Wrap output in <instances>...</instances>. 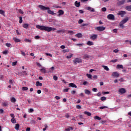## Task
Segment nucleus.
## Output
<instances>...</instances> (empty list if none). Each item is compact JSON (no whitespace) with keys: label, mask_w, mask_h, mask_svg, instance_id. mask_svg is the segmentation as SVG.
<instances>
[{"label":"nucleus","mask_w":131,"mask_h":131,"mask_svg":"<svg viewBox=\"0 0 131 131\" xmlns=\"http://www.w3.org/2000/svg\"><path fill=\"white\" fill-rule=\"evenodd\" d=\"M29 26V25H28V24H24L23 27H24V28H26V29H27Z\"/></svg>","instance_id":"25"},{"label":"nucleus","mask_w":131,"mask_h":131,"mask_svg":"<svg viewBox=\"0 0 131 131\" xmlns=\"http://www.w3.org/2000/svg\"><path fill=\"white\" fill-rule=\"evenodd\" d=\"M128 17H126L124 19H123L120 23H122V24H125L127 21H128Z\"/></svg>","instance_id":"12"},{"label":"nucleus","mask_w":131,"mask_h":131,"mask_svg":"<svg viewBox=\"0 0 131 131\" xmlns=\"http://www.w3.org/2000/svg\"><path fill=\"white\" fill-rule=\"evenodd\" d=\"M102 12H106V11H107V8H106V7H103L101 9Z\"/></svg>","instance_id":"44"},{"label":"nucleus","mask_w":131,"mask_h":131,"mask_svg":"<svg viewBox=\"0 0 131 131\" xmlns=\"http://www.w3.org/2000/svg\"><path fill=\"white\" fill-rule=\"evenodd\" d=\"M26 131H30V127H27L26 129Z\"/></svg>","instance_id":"64"},{"label":"nucleus","mask_w":131,"mask_h":131,"mask_svg":"<svg viewBox=\"0 0 131 131\" xmlns=\"http://www.w3.org/2000/svg\"><path fill=\"white\" fill-rule=\"evenodd\" d=\"M36 28H38V29H40V30H45V31H47V32H50V31H55L56 30L55 28H52L51 27H46L43 26H40V25H37Z\"/></svg>","instance_id":"1"},{"label":"nucleus","mask_w":131,"mask_h":131,"mask_svg":"<svg viewBox=\"0 0 131 131\" xmlns=\"http://www.w3.org/2000/svg\"><path fill=\"white\" fill-rule=\"evenodd\" d=\"M3 113H4V110L0 109V114H3Z\"/></svg>","instance_id":"62"},{"label":"nucleus","mask_w":131,"mask_h":131,"mask_svg":"<svg viewBox=\"0 0 131 131\" xmlns=\"http://www.w3.org/2000/svg\"><path fill=\"white\" fill-rule=\"evenodd\" d=\"M55 98L56 99V100H60V97L59 96H56L55 97Z\"/></svg>","instance_id":"60"},{"label":"nucleus","mask_w":131,"mask_h":131,"mask_svg":"<svg viewBox=\"0 0 131 131\" xmlns=\"http://www.w3.org/2000/svg\"><path fill=\"white\" fill-rule=\"evenodd\" d=\"M68 33H69V34L72 35L74 34V32H73V31H69Z\"/></svg>","instance_id":"45"},{"label":"nucleus","mask_w":131,"mask_h":131,"mask_svg":"<svg viewBox=\"0 0 131 131\" xmlns=\"http://www.w3.org/2000/svg\"><path fill=\"white\" fill-rule=\"evenodd\" d=\"M75 6H76L77 8H78V7L80 6V2H78L77 1H76L75 2Z\"/></svg>","instance_id":"22"},{"label":"nucleus","mask_w":131,"mask_h":131,"mask_svg":"<svg viewBox=\"0 0 131 131\" xmlns=\"http://www.w3.org/2000/svg\"><path fill=\"white\" fill-rule=\"evenodd\" d=\"M38 7H39L40 10H42V11H48L47 13L50 14V15H55L56 14L54 13V11H52L50 9V7H47L42 5H39Z\"/></svg>","instance_id":"2"},{"label":"nucleus","mask_w":131,"mask_h":131,"mask_svg":"<svg viewBox=\"0 0 131 131\" xmlns=\"http://www.w3.org/2000/svg\"><path fill=\"white\" fill-rule=\"evenodd\" d=\"M10 101L12 103H16V98H15V97H12L10 99Z\"/></svg>","instance_id":"21"},{"label":"nucleus","mask_w":131,"mask_h":131,"mask_svg":"<svg viewBox=\"0 0 131 131\" xmlns=\"http://www.w3.org/2000/svg\"><path fill=\"white\" fill-rule=\"evenodd\" d=\"M69 88H75V89L77 88V86L73 83H70L69 84Z\"/></svg>","instance_id":"13"},{"label":"nucleus","mask_w":131,"mask_h":131,"mask_svg":"<svg viewBox=\"0 0 131 131\" xmlns=\"http://www.w3.org/2000/svg\"><path fill=\"white\" fill-rule=\"evenodd\" d=\"M119 93H120V94H125L126 91L124 88H121L119 90Z\"/></svg>","instance_id":"9"},{"label":"nucleus","mask_w":131,"mask_h":131,"mask_svg":"<svg viewBox=\"0 0 131 131\" xmlns=\"http://www.w3.org/2000/svg\"><path fill=\"white\" fill-rule=\"evenodd\" d=\"M90 58H91V56L88 55V54H84V56H83V59H90Z\"/></svg>","instance_id":"15"},{"label":"nucleus","mask_w":131,"mask_h":131,"mask_svg":"<svg viewBox=\"0 0 131 131\" xmlns=\"http://www.w3.org/2000/svg\"><path fill=\"white\" fill-rule=\"evenodd\" d=\"M102 67L104 69V70H106V71H109L110 69H109V68H108L107 66H102Z\"/></svg>","instance_id":"18"},{"label":"nucleus","mask_w":131,"mask_h":131,"mask_svg":"<svg viewBox=\"0 0 131 131\" xmlns=\"http://www.w3.org/2000/svg\"><path fill=\"white\" fill-rule=\"evenodd\" d=\"M0 14L3 16H5V11H4L3 10H0Z\"/></svg>","instance_id":"36"},{"label":"nucleus","mask_w":131,"mask_h":131,"mask_svg":"<svg viewBox=\"0 0 131 131\" xmlns=\"http://www.w3.org/2000/svg\"><path fill=\"white\" fill-rule=\"evenodd\" d=\"M114 53H118L119 52V50L118 49H115L113 50Z\"/></svg>","instance_id":"54"},{"label":"nucleus","mask_w":131,"mask_h":131,"mask_svg":"<svg viewBox=\"0 0 131 131\" xmlns=\"http://www.w3.org/2000/svg\"><path fill=\"white\" fill-rule=\"evenodd\" d=\"M65 129H66V131H70L71 129V130H73V127L71 126H69V128H66Z\"/></svg>","instance_id":"29"},{"label":"nucleus","mask_w":131,"mask_h":131,"mask_svg":"<svg viewBox=\"0 0 131 131\" xmlns=\"http://www.w3.org/2000/svg\"><path fill=\"white\" fill-rule=\"evenodd\" d=\"M126 10L131 12V5L126 6Z\"/></svg>","instance_id":"28"},{"label":"nucleus","mask_w":131,"mask_h":131,"mask_svg":"<svg viewBox=\"0 0 131 131\" xmlns=\"http://www.w3.org/2000/svg\"><path fill=\"white\" fill-rule=\"evenodd\" d=\"M125 0H122L121 1H119L117 2L118 6H122V5H124L125 3Z\"/></svg>","instance_id":"10"},{"label":"nucleus","mask_w":131,"mask_h":131,"mask_svg":"<svg viewBox=\"0 0 131 131\" xmlns=\"http://www.w3.org/2000/svg\"><path fill=\"white\" fill-rule=\"evenodd\" d=\"M88 46H94V42L93 41H88L87 42Z\"/></svg>","instance_id":"23"},{"label":"nucleus","mask_w":131,"mask_h":131,"mask_svg":"<svg viewBox=\"0 0 131 131\" xmlns=\"http://www.w3.org/2000/svg\"><path fill=\"white\" fill-rule=\"evenodd\" d=\"M84 114H85L86 115H88V116H91V115H92V113H91L90 112H84Z\"/></svg>","instance_id":"30"},{"label":"nucleus","mask_w":131,"mask_h":131,"mask_svg":"<svg viewBox=\"0 0 131 131\" xmlns=\"http://www.w3.org/2000/svg\"><path fill=\"white\" fill-rule=\"evenodd\" d=\"M23 18H22V16H19V23L20 24H21V23H22L23 22V20L22 19Z\"/></svg>","instance_id":"34"},{"label":"nucleus","mask_w":131,"mask_h":131,"mask_svg":"<svg viewBox=\"0 0 131 131\" xmlns=\"http://www.w3.org/2000/svg\"><path fill=\"white\" fill-rule=\"evenodd\" d=\"M84 26H89V24H82V27H83Z\"/></svg>","instance_id":"49"},{"label":"nucleus","mask_w":131,"mask_h":131,"mask_svg":"<svg viewBox=\"0 0 131 131\" xmlns=\"http://www.w3.org/2000/svg\"><path fill=\"white\" fill-rule=\"evenodd\" d=\"M86 76H87V77H88V78L92 79V75H91L90 74H87Z\"/></svg>","instance_id":"40"},{"label":"nucleus","mask_w":131,"mask_h":131,"mask_svg":"<svg viewBox=\"0 0 131 131\" xmlns=\"http://www.w3.org/2000/svg\"><path fill=\"white\" fill-rule=\"evenodd\" d=\"M107 98H106V97H105V96H103V97H101V98H100V100H101V101H106V99Z\"/></svg>","instance_id":"33"},{"label":"nucleus","mask_w":131,"mask_h":131,"mask_svg":"<svg viewBox=\"0 0 131 131\" xmlns=\"http://www.w3.org/2000/svg\"><path fill=\"white\" fill-rule=\"evenodd\" d=\"M18 12H19V14H24V12H23V11H22V10H21V9H19Z\"/></svg>","instance_id":"48"},{"label":"nucleus","mask_w":131,"mask_h":131,"mask_svg":"<svg viewBox=\"0 0 131 131\" xmlns=\"http://www.w3.org/2000/svg\"><path fill=\"white\" fill-rule=\"evenodd\" d=\"M92 91L93 92H98V89L97 88H93Z\"/></svg>","instance_id":"55"},{"label":"nucleus","mask_w":131,"mask_h":131,"mask_svg":"<svg viewBox=\"0 0 131 131\" xmlns=\"http://www.w3.org/2000/svg\"><path fill=\"white\" fill-rule=\"evenodd\" d=\"M84 93L86 95H91V91L88 89L84 90Z\"/></svg>","instance_id":"16"},{"label":"nucleus","mask_w":131,"mask_h":131,"mask_svg":"<svg viewBox=\"0 0 131 131\" xmlns=\"http://www.w3.org/2000/svg\"><path fill=\"white\" fill-rule=\"evenodd\" d=\"M124 24H122L121 23H119V26H120V27H121V28H122V29H123V28H124V26H123Z\"/></svg>","instance_id":"39"},{"label":"nucleus","mask_w":131,"mask_h":131,"mask_svg":"<svg viewBox=\"0 0 131 131\" xmlns=\"http://www.w3.org/2000/svg\"><path fill=\"white\" fill-rule=\"evenodd\" d=\"M11 121L12 123H16V119L14 118L11 119Z\"/></svg>","instance_id":"35"},{"label":"nucleus","mask_w":131,"mask_h":131,"mask_svg":"<svg viewBox=\"0 0 131 131\" xmlns=\"http://www.w3.org/2000/svg\"><path fill=\"white\" fill-rule=\"evenodd\" d=\"M94 119H95V120H101V117L98 116H96L95 117H94Z\"/></svg>","instance_id":"27"},{"label":"nucleus","mask_w":131,"mask_h":131,"mask_svg":"<svg viewBox=\"0 0 131 131\" xmlns=\"http://www.w3.org/2000/svg\"><path fill=\"white\" fill-rule=\"evenodd\" d=\"M21 53L22 56H24V57H25V56H26V54H25V52H24L23 51H21Z\"/></svg>","instance_id":"53"},{"label":"nucleus","mask_w":131,"mask_h":131,"mask_svg":"<svg viewBox=\"0 0 131 131\" xmlns=\"http://www.w3.org/2000/svg\"><path fill=\"white\" fill-rule=\"evenodd\" d=\"M68 91H69V88L63 90V92H66V93L68 92Z\"/></svg>","instance_id":"58"},{"label":"nucleus","mask_w":131,"mask_h":131,"mask_svg":"<svg viewBox=\"0 0 131 131\" xmlns=\"http://www.w3.org/2000/svg\"><path fill=\"white\" fill-rule=\"evenodd\" d=\"M77 109H81V106L80 105H76Z\"/></svg>","instance_id":"57"},{"label":"nucleus","mask_w":131,"mask_h":131,"mask_svg":"<svg viewBox=\"0 0 131 131\" xmlns=\"http://www.w3.org/2000/svg\"><path fill=\"white\" fill-rule=\"evenodd\" d=\"M76 36H77V37H78V38H81V37H82V34H81V33L77 34L76 35Z\"/></svg>","instance_id":"24"},{"label":"nucleus","mask_w":131,"mask_h":131,"mask_svg":"<svg viewBox=\"0 0 131 131\" xmlns=\"http://www.w3.org/2000/svg\"><path fill=\"white\" fill-rule=\"evenodd\" d=\"M25 41H26V42H31V40L25 38Z\"/></svg>","instance_id":"38"},{"label":"nucleus","mask_w":131,"mask_h":131,"mask_svg":"<svg viewBox=\"0 0 131 131\" xmlns=\"http://www.w3.org/2000/svg\"><path fill=\"white\" fill-rule=\"evenodd\" d=\"M86 10H88V11H90V12H95V9L92 8L91 7H88Z\"/></svg>","instance_id":"14"},{"label":"nucleus","mask_w":131,"mask_h":131,"mask_svg":"<svg viewBox=\"0 0 131 131\" xmlns=\"http://www.w3.org/2000/svg\"><path fill=\"white\" fill-rule=\"evenodd\" d=\"M53 79L55 80V81H57V80H58V77H57V76H54Z\"/></svg>","instance_id":"43"},{"label":"nucleus","mask_w":131,"mask_h":131,"mask_svg":"<svg viewBox=\"0 0 131 131\" xmlns=\"http://www.w3.org/2000/svg\"><path fill=\"white\" fill-rule=\"evenodd\" d=\"M107 18L109 20H114L115 19V17L113 14H108L107 16Z\"/></svg>","instance_id":"6"},{"label":"nucleus","mask_w":131,"mask_h":131,"mask_svg":"<svg viewBox=\"0 0 131 131\" xmlns=\"http://www.w3.org/2000/svg\"><path fill=\"white\" fill-rule=\"evenodd\" d=\"M3 107H8V102H4L3 103Z\"/></svg>","instance_id":"37"},{"label":"nucleus","mask_w":131,"mask_h":131,"mask_svg":"<svg viewBox=\"0 0 131 131\" xmlns=\"http://www.w3.org/2000/svg\"><path fill=\"white\" fill-rule=\"evenodd\" d=\"M83 20L81 19H80L78 21V24H81V23H83Z\"/></svg>","instance_id":"47"},{"label":"nucleus","mask_w":131,"mask_h":131,"mask_svg":"<svg viewBox=\"0 0 131 131\" xmlns=\"http://www.w3.org/2000/svg\"><path fill=\"white\" fill-rule=\"evenodd\" d=\"M101 92H99V93H97V97H101Z\"/></svg>","instance_id":"63"},{"label":"nucleus","mask_w":131,"mask_h":131,"mask_svg":"<svg viewBox=\"0 0 131 131\" xmlns=\"http://www.w3.org/2000/svg\"><path fill=\"white\" fill-rule=\"evenodd\" d=\"M6 47H8V48H10V47H11V46H12V45H11V43H6Z\"/></svg>","instance_id":"46"},{"label":"nucleus","mask_w":131,"mask_h":131,"mask_svg":"<svg viewBox=\"0 0 131 131\" xmlns=\"http://www.w3.org/2000/svg\"><path fill=\"white\" fill-rule=\"evenodd\" d=\"M40 38L39 36H36L34 37L35 39H39Z\"/></svg>","instance_id":"56"},{"label":"nucleus","mask_w":131,"mask_h":131,"mask_svg":"<svg viewBox=\"0 0 131 131\" xmlns=\"http://www.w3.org/2000/svg\"><path fill=\"white\" fill-rule=\"evenodd\" d=\"M13 39L15 42H20L21 41V40H20L16 37L13 38Z\"/></svg>","instance_id":"26"},{"label":"nucleus","mask_w":131,"mask_h":131,"mask_svg":"<svg viewBox=\"0 0 131 131\" xmlns=\"http://www.w3.org/2000/svg\"><path fill=\"white\" fill-rule=\"evenodd\" d=\"M10 116H11V117H12L13 118H15V115H14L13 114H11Z\"/></svg>","instance_id":"61"},{"label":"nucleus","mask_w":131,"mask_h":131,"mask_svg":"<svg viewBox=\"0 0 131 131\" xmlns=\"http://www.w3.org/2000/svg\"><path fill=\"white\" fill-rule=\"evenodd\" d=\"M23 91H28V88L27 87H23L22 88Z\"/></svg>","instance_id":"42"},{"label":"nucleus","mask_w":131,"mask_h":131,"mask_svg":"<svg viewBox=\"0 0 131 131\" xmlns=\"http://www.w3.org/2000/svg\"><path fill=\"white\" fill-rule=\"evenodd\" d=\"M125 14H126L125 11H119V12L117 13V15L118 16H121V17H123V15H125Z\"/></svg>","instance_id":"5"},{"label":"nucleus","mask_w":131,"mask_h":131,"mask_svg":"<svg viewBox=\"0 0 131 131\" xmlns=\"http://www.w3.org/2000/svg\"><path fill=\"white\" fill-rule=\"evenodd\" d=\"M36 86H42V83L39 82V81H37L36 82Z\"/></svg>","instance_id":"19"},{"label":"nucleus","mask_w":131,"mask_h":131,"mask_svg":"<svg viewBox=\"0 0 131 131\" xmlns=\"http://www.w3.org/2000/svg\"><path fill=\"white\" fill-rule=\"evenodd\" d=\"M16 65H17V61L12 62V66H16Z\"/></svg>","instance_id":"51"},{"label":"nucleus","mask_w":131,"mask_h":131,"mask_svg":"<svg viewBox=\"0 0 131 131\" xmlns=\"http://www.w3.org/2000/svg\"><path fill=\"white\" fill-rule=\"evenodd\" d=\"M57 13L58 14V17H60L62 16V15H64V11L62 10H59L58 12Z\"/></svg>","instance_id":"11"},{"label":"nucleus","mask_w":131,"mask_h":131,"mask_svg":"<svg viewBox=\"0 0 131 131\" xmlns=\"http://www.w3.org/2000/svg\"><path fill=\"white\" fill-rule=\"evenodd\" d=\"M77 63H82V59L79 58H76L74 60V65H76Z\"/></svg>","instance_id":"4"},{"label":"nucleus","mask_w":131,"mask_h":131,"mask_svg":"<svg viewBox=\"0 0 131 131\" xmlns=\"http://www.w3.org/2000/svg\"><path fill=\"white\" fill-rule=\"evenodd\" d=\"M112 76H113V77H115L116 78H117V77H119V74H118V73L116 72H114L112 74Z\"/></svg>","instance_id":"7"},{"label":"nucleus","mask_w":131,"mask_h":131,"mask_svg":"<svg viewBox=\"0 0 131 131\" xmlns=\"http://www.w3.org/2000/svg\"><path fill=\"white\" fill-rule=\"evenodd\" d=\"M97 37H98V35L93 34L91 35L90 39H92V40H95L96 39Z\"/></svg>","instance_id":"8"},{"label":"nucleus","mask_w":131,"mask_h":131,"mask_svg":"<svg viewBox=\"0 0 131 131\" xmlns=\"http://www.w3.org/2000/svg\"><path fill=\"white\" fill-rule=\"evenodd\" d=\"M40 71H41V72H42V73H47V70H46V69L45 68H42L40 69Z\"/></svg>","instance_id":"20"},{"label":"nucleus","mask_w":131,"mask_h":131,"mask_svg":"<svg viewBox=\"0 0 131 131\" xmlns=\"http://www.w3.org/2000/svg\"><path fill=\"white\" fill-rule=\"evenodd\" d=\"M106 108H108V106H100L99 107V109H100L101 110H102V109H105Z\"/></svg>","instance_id":"41"},{"label":"nucleus","mask_w":131,"mask_h":131,"mask_svg":"<svg viewBox=\"0 0 131 131\" xmlns=\"http://www.w3.org/2000/svg\"><path fill=\"white\" fill-rule=\"evenodd\" d=\"M105 29L106 28L103 26L95 28V30H97V31H104Z\"/></svg>","instance_id":"3"},{"label":"nucleus","mask_w":131,"mask_h":131,"mask_svg":"<svg viewBox=\"0 0 131 131\" xmlns=\"http://www.w3.org/2000/svg\"><path fill=\"white\" fill-rule=\"evenodd\" d=\"M117 68H121V69H123V66L122 64H117Z\"/></svg>","instance_id":"31"},{"label":"nucleus","mask_w":131,"mask_h":131,"mask_svg":"<svg viewBox=\"0 0 131 131\" xmlns=\"http://www.w3.org/2000/svg\"><path fill=\"white\" fill-rule=\"evenodd\" d=\"M3 54H4V55H7V54H8V51L7 50L4 51L3 52Z\"/></svg>","instance_id":"50"},{"label":"nucleus","mask_w":131,"mask_h":131,"mask_svg":"<svg viewBox=\"0 0 131 131\" xmlns=\"http://www.w3.org/2000/svg\"><path fill=\"white\" fill-rule=\"evenodd\" d=\"M75 93H76V91H71V94H72V95H75Z\"/></svg>","instance_id":"59"},{"label":"nucleus","mask_w":131,"mask_h":131,"mask_svg":"<svg viewBox=\"0 0 131 131\" xmlns=\"http://www.w3.org/2000/svg\"><path fill=\"white\" fill-rule=\"evenodd\" d=\"M73 56V54L71 53L70 54V55L67 56V59H71V58H72Z\"/></svg>","instance_id":"32"},{"label":"nucleus","mask_w":131,"mask_h":131,"mask_svg":"<svg viewBox=\"0 0 131 131\" xmlns=\"http://www.w3.org/2000/svg\"><path fill=\"white\" fill-rule=\"evenodd\" d=\"M117 61V59L112 60L111 61V62H112V63H116Z\"/></svg>","instance_id":"52"},{"label":"nucleus","mask_w":131,"mask_h":131,"mask_svg":"<svg viewBox=\"0 0 131 131\" xmlns=\"http://www.w3.org/2000/svg\"><path fill=\"white\" fill-rule=\"evenodd\" d=\"M19 127H20V125H19V124H15L14 128L16 130H19Z\"/></svg>","instance_id":"17"}]
</instances>
